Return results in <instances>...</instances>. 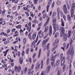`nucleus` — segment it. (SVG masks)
I'll return each mask as SVG.
<instances>
[{
    "instance_id": "obj_31",
    "label": "nucleus",
    "mask_w": 75,
    "mask_h": 75,
    "mask_svg": "<svg viewBox=\"0 0 75 75\" xmlns=\"http://www.w3.org/2000/svg\"><path fill=\"white\" fill-rule=\"evenodd\" d=\"M52 30H49V35L50 36H51V35H52Z\"/></svg>"
},
{
    "instance_id": "obj_2",
    "label": "nucleus",
    "mask_w": 75,
    "mask_h": 75,
    "mask_svg": "<svg viewBox=\"0 0 75 75\" xmlns=\"http://www.w3.org/2000/svg\"><path fill=\"white\" fill-rule=\"evenodd\" d=\"M60 29L61 30V32H60V35L62 37L64 35V34L65 32V29L64 28L62 27H60Z\"/></svg>"
},
{
    "instance_id": "obj_51",
    "label": "nucleus",
    "mask_w": 75,
    "mask_h": 75,
    "mask_svg": "<svg viewBox=\"0 0 75 75\" xmlns=\"http://www.w3.org/2000/svg\"><path fill=\"white\" fill-rule=\"evenodd\" d=\"M38 37H39L38 35L36 38V42H37V41H38Z\"/></svg>"
},
{
    "instance_id": "obj_36",
    "label": "nucleus",
    "mask_w": 75,
    "mask_h": 75,
    "mask_svg": "<svg viewBox=\"0 0 75 75\" xmlns=\"http://www.w3.org/2000/svg\"><path fill=\"white\" fill-rule=\"evenodd\" d=\"M46 17H47V13H45L43 15V18H45Z\"/></svg>"
},
{
    "instance_id": "obj_58",
    "label": "nucleus",
    "mask_w": 75,
    "mask_h": 75,
    "mask_svg": "<svg viewBox=\"0 0 75 75\" xmlns=\"http://www.w3.org/2000/svg\"><path fill=\"white\" fill-rule=\"evenodd\" d=\"M2 67H3V65L1 64L0 63V69Z\"/></svg>"
},
{
    "instance_id": "obj_62",
    "label": "nucleus",
    "mask_w": 75,
    "mask_h": 75,
    "mask_svg": "<svg viewBox=\"0 0 75 75\" xmlns=\"http://www.w3.org/2000/svg\"><path fill=\"white\" fill-rule=\"evenodd\" d=\"M73 65L74 67V68L75 69V61L73 62Z\"/></svg>"
},
{
    "instance_id": "obj_1",
    "label": "nucleus",
    "mask_w": 75,
    "mask_h": 75,
    "mask_svg": "<svg viewBox=\"0 0 75 75\" xmlns=\"http://www.w3.org/2000/svg\"><path fill=\"white\" fill-rule=\"evenodd\" d=\"M68 54H71L72 56H73L74 54V46L73 45L70 46L69 50L67 52Z\"/></svg>"
},
{
    "instance_id": "obj_57",
    "label": "nucleus",
    "mask_w": 75,
    "mask_h": 75,
    "mask_svg": "<svg viewBox=\"0 0 75 75\" xmlns=\"http://www.w3.org/2000/svg\"><path fill=\"white\" fill-rule=\"evenodd\" d=\"M41 40H39L37 44V45H38L39 44H40V42H41Z\"/></svg>"
},
{
    "instance_id": "obj_16",
    "label": "nucleus",
    "mask_w": 75,
    "mask_h": 75,
    "mask_svg": "<svg viewBox=\"0 0 75 75\" xmlns=\"http://www.w3.org/2000/svg\"><path fill=\"white\" fill-rule=\"evenodd\" d=\"M61 56V58L62 59H65V57L64 56H63V53H62L60 55Z\"/></svg>"
},
{
    "instance_id": "obj_55",
    "label": "nucleus",
    "mask_w": 75,
    "mask_h": 75,
    "mask_svg": "<svg viewBox=\"0 0 75 75\" xmlns=\"http://www.w3.org/2000/svg\"><path fill=\"white\" fill-rule=\"evenodd\" d=\"M69 44H67V45L66 46V48H67V49H68V47H69Z\"/></svg>"
},
{
    "instance_id": "obj_11",
    "label": "nucleus",
    "mask_w": 75,
    "mask_h": 75,
    "mask_svg": "<svg viewBox=\"0 0 75 75\" xmlns=\"http://www.w3.org/2000/svg\"><path fill=\"white\" fill-rule=\"evenodd\" d=\"M53 27L54 28V30L53 31V35H55V33L56 32V30H57V27H55V25H53Z\"/></svg>"
},
{
    "instance_id": "obj_60",
    "label": "nucleus",
    "mask_w": 75,
    "mask_h": 75,
    "mask_svg": "<svg viewBox=\"0 0 75 75\" xmlns=\"http://www.w3.org/2000/svg\"><path fill=\"white\" fill-rule=\"evenodd\" d=\"M33 73H34V71H32L31 72L30 75H33Z\"/></svg>"
},
{
    "instance_id": "obj_47",
    "label": "nucleus",
    "mask_w": 75,
    "mask_h": 75,
    "mask_svg": "<svg viewBox=\"0 0 75 75\" xmlns=\"http://www.w3.org/2000/svg\"><path fill=\"white\" fill-rule=\"evenodd\" d=\"M61 2L59 1H57L56 2V3L57 4H60Z\"/></svg>"
},
{
    "instance_id": "obj_39",
    "label": "nucleus",
    "mask_w": 75,
    "mask_h": 75,
    "mask_svg": "<svg viewBox=\"0 0 75 75\" xmlns=\"http://www.w3.org/2000/svg\"><path fill=\"white\" fill-rule=\"evenodd\" d=\"M9 42V41H7L6 42L5 41L4 42V44H7Z\"/></svg>"
},
{
    "instance_id": "obj_41",
    "label": "nucleus",
    "mask_w": 75,
    "mask_h": 75,
    "mask_svg": "<svg viewBox=\"0 0 75 75\" xmlns=\"http://www.w3.org/2000/svg\"><path fill=\"white\" fill-rule=\"evenodd\" d=\"M24 50H23L22 51V57H23V56H24Z\"/></svg>"
},
{
    "instance_id": "obj_17",
    "label": "nucleus",
    "mask_w": 75,
    "mask_h": 75,
    "mask_svg": "<svg viewBox=\"0 0 75 75\" xmlns=\"http://www.w3.org/2000/svg\"><path fill=\"white\" fill-rule=\"evenodd\" d=\"M60 64V61L59 60H57L56 61V66H58Z\"/></svg>"
},
{
    "instance_id": "obj_43",
    "label": "nucleus",
    "mask_w": 75,
    "mask_h": 75,
    "mask_svg": "<svg viewBox=\"0 0 75 75\" xmlns=\"http://www.w3.org/2000/svg\"><path fill=\"white\" fill-rule=\"evenodd\" d=\"M67 8H68V10H69V9H70V7L69 6V4H67Z\"/></svg>"
},
{
    "instance_id": "obj_3",
    "label": "nucleus",
    "mask_w": 75,
    "mask_h": 75,
    "mask_svg": "<svg viewBox=\"0 0 75 75\" xmlns=\"http://www.w3.org/2000/svg\"><path fill=\"white\" fill-rule=\"evenodd\" d=\"M17 69V71L18 72H20L21 71V67L20 66H19L18 67L17 66L15 67V70Z\"/></svg>"
},
{
    "instance_id": "obj_26",
    "label": "nucleus",
    "mask_w": 75,
    "mask_h": 75,
    "mask_svg": "<svg viewBox=\"0 0 75 75\" xmlns=\"http://www.w3.org/2000/svg\"><path fill=\"white\" fill-rule=\"evenodd\" d=\"M71 16L69 15H67V19H68V20L69 21H71Z\"/></svg>"
},
{
    "instance_id": "obj_34",
    "label": "nucleus",
    "mask_w": 75,
    "mask_h": 75,
    "mask_svg": "<svg viewBox=\"0 0 75 75\" xmlns=\"http://www.w3.org/2000/svg\"><path fill=\"white\" fill-rule=\"evenodd\" d=\"M56 14L55 13V12H54L53 13L52 15V18H54V17L55 16Z\"/></svg>"
},
{
    "instance_id": "obj_32",
    "label": "nucleus",
    "mask_w": 75,
    "mask_h": 75,
    "mask_svg": "<svg viewBox=\"0 0 75 75\" xmlns=\"http://www.w3.org/2000/svg\"><path fill=\"white\" fill-rule=\"evenodd\" d=\"M69 42L70 43V45H71L72 44V38H70L69 40Z\"/></svg>"
},
{
    "instance_id": "obj_12",
    "label": "nucleus",
    "mask_w": 75,
    "mask_h": 75,
    "mask_svg": "<svg viewBox=\"0 0 75 75\" xmlns=\"http://www.w3.org/2000/svg\"><path fill=\"white\" fill-rule=\"evenodd\" d=\"M51 65L53 68H54L55 67V64L54 63V61H52L51 63Z\"/></svg>"
},
{
    "instance_id": "obj_61",
    "label": "nucleus",
    "mask_w": 75,
    "mask_h": 75,
    "mask_svg": "<svg viewBox=\"0 0 75 75\" xmlns=\"http://www.w3.org/2000/svg\"><path fill=\"white\" fill-rule=\"evenodd\" d=\"M34 2L35 4H37V1H36L35 0H34Z\"/></svg>"
},
{
    "instance_id": "obj_5",
    "label": "nucleus",
    "mask_w": 75,
    "mask_h": 75,
    "mask_svg": "<svg viewBox=\"0 0 75 75\" xmlns=\"http://www.w3.org/2000/svg\"><path fill=\"white\" fill-rule=\"evenodd\" d=\"M58 40H56L54 43L53 44V45L58 47Z\"/></svg>"
},
{
    "instance_id": "obj_40",
    "label": "nucleus",
    "mask_w": 75,
    "mask_h": 75,
    "mask_svg": "<svg viewBox=\"0 0 75 75\" xmlns=\"http://www.w3.org/2000/svg\"><path fill=\"white\" fill-rule=\"evenodd\" d=\"M34 64H32V65L31 67V69L32 70H33V68H34Z\"/></svg>"
},
{
    "instance_id": "obj_63",
    "label": "nucleus",
    "mask_w": 75,
    "mask_h": 75,
    "mask_svg": "<svg viewBox=\"0 0 75 75\" xmlns=\"http://www.w3.org/2000/svg\"><path fill=\"white\" fill-rule=\"evenodd\" d=\"M16 28H13V29L12 30V31L13 32H14V31H16Z\"/></svg>"
},
{
    "instance_id": "obj_38",
    "label": "nucleus",
    "mask_w": 75,
    "mask_h": 75,
    "mask_svg": "<svg viewBox=\"0 0 75 75\" xmlns=\"http://www.w3.org/2000/svg\"><path fill=\"white\" fill-rule=\"evenodd\" d=\"M72 75V70L70 69L69 71V75Z\"/></svg>"
},
{
    "instance_id": "obj_9",
    "label": "nucleus",
    "mask_w": 75,
    "mask_h": 75,
    "mask_svg": "<svg viewBox=\"0 0 75 75\" xmlns=\"http://www.w3.org/2000/svg\"><path fill=\"white\" fill-rule=\"evenodd\" d=\"M40 64H39L37 66H36L35 69L36 70V71H37L38 69H39V68H40Z\"/></svg>"
},
{
    "instance_id": "obj_13",
    "label": "nucleus",
    "mask_w": 75,
    "mask_h": 75,
    "mask_svg": "<svg viewBox=\"0 0 75 75\" xmlns=\"http://www.w3.org/2000/svg\"><path fill=\"white\" fill-rule=\"evenodd\" d=\"M71 30H70L68 32V35H67V37L68 38H70L71 37Z\"/></svg>"
},
{
    "instance_id": "obj_30",
    "label": "nucleus",
    "mask_w": 75,
    "mask_h": 75,
    "mask_svg": "<svg viewBox=\"0 0 75 75\" xmlns=\"http://www.w3.org/2000/svg\"><path fill=\"white\" fill-rule=\"evenodd\" d=\"M50 7V5H47V12H48V10L49 9V8Z\"/></svg>"
},
{
    "instance_id": "obj_50",
    "label": "nucleus",
    "mask_w": 75,
    "mask_h": 75,
    "mask_svg": "<svg viewBox=\"0 0 75 75\" xmlns=\"http://www.w3.org/2000/svg\"><path fill=\"white\" fill-rule=\"evenodd\" d=\"M6 24V22L3 21L2 22V25H5V24Z\"/></svg>"
},
{
    "instance_id": "obj_20",
    "label": "nucleus",
    "mask_w": 75,
    "mask_h": 75,
    "mask_svg": "<svg viewBox=\"0 0 75 75\" xmlns=\"http://www.w3.org/2000/svg\"><path fill=\"white\" fill-rule=\"evenodd\" d=\"M71 17H74V10H71Z\"/></svg>"
},
{
    "instance_id": "obj_10",
    "label": "nucleus",
    "mask_w": 75,
    "mask_h": 75,
    "mask_svg": "<svg viewBox=\"0 0 75 75\" xmlns=\"http://www.w3.org/2000/svg\"><path fill=\"white\" fill-rule=\"evenodd\" d=\"M50 17L48 18L47 20L46 21V23L45 24H44V27H45L47 24H48V23H49V21L50 20Z\"/></svg>"
},
{
    "instance_id": "obj_14",
    "label": "nucleus",
    "mask_w": 75,
    "mask_h": 75,
    "mask_svg": "<svg viewBox=\"0 0 75 75\" xmlns=\"http://www.w3.org/2000/svg\"><path fill=\"white\" fill-rule=\"evenodd\" d=\"M20 64H22L23 62V57H21L19 59Z\"/></svg>"
},
{
    "instance_id": "obj_64",
    "label": "nucleus",
    "mask_w": 75,
    "mask_h": 75,
    "mask_svg": "<svg viewBox=\"0 0 75 75\" xmlns=\"http://www.w3.org/2000/svg\"><path fill=\"white\" fill-rule=\"evenodd\" d=\"M4 34V32H2L1 33V35H3Z\"/></svg>"
},
{
    "instance_id": "obj_56",
    "label": "nucleus",
    "mask_w": 75,
    "mask_h": 75,
    "mask_svg": "<svg viewBox=\"0 0 75 75\" xmlns=\"http://www.w3.org/2000/svg\"><path fill=\"white\" fill-rule=\"evenodd\" d=\"M64 40L65 41H67V37H64Z\"/></svg>"
},
{
    "instance_id": "obj_23",
    "label": "nucleus",
    "mask_w": 75,
    "mask_h": 75,
    "mask_svg": "<svg viewBox=\"0 0 75 75\" xmlns=\"http://www.w3.org/2000/svg\"><path fill=\"white\" fill-rule=\"evenodd\" d=\"M39 38H41V37H44V34H43V33H39Z\"/></svg>"
},
{
    "instance_id": "obj_45",
    "label": "nucleus",
    "mask_w": 75,
    "mask_h": 75,
    "mask_svg": "<svg viewBox=\"0 0 75 75\" xmlns=\"http://www.w3.org/2000/svg\"><path fill=\"white\" fill-rule=\"evenodd\" d=\"M49 31H52V26L51 25H50V28Z\"/></svg>"
},
{
    "instance_id": "obj_33",
    "label": "nucleus",
    "mask_w": 75,
    "mask_h": 75,
    "mask_svg": "<svg viewBox=\"0 0 75 75\" xmlns=\"http://www.w3.org/2000/svg\"><path fill=\"white\" fill-rule=\"evenodd\" d=\"M58 35H59V33L57 32L55 34L54 37L55 38H57V37Z\"/></svg>"
},
{
    "instance_id": "obj_6",
    "label": "nucleus",
    "mask_w": 75,
    "mask_h": 75,
    "mask_svg": "<svg viewBox=\"0 0 75 75\" xmlns=\"http://www.w3.org/2000/svg\"><path fill=\"white\" fill-rule=\"evenodd\" d=\"M53 24V25H56V18H52Z\"/></svg>"
},
{
    "instance_id": "obj_21",
    "label": "nucleus",
    "mask_w": 75,
    "mask_h": 75,
    "mask_svg": "<svg viewBox=\"0 0 75 75\" xmlns=\"http://www.w3.org/2000/svg\"><path fill=\"white\" fill-rule=\"evenodd\" d=\"M50 64V58H47L46 61V65H48Z\"/></svg>"
},
{
    "instance_id": "obj_8",
    "label": "nucleus",
    "mask_w": 75,
    "mask_h": 75,
    "mask_svg": "<svg viewBox=\"0 0 75 75\" xmlns=\"http://www.w3.org/2000/svg\"><path fill=\"white\" fill-rule=\"evenodd\" d=\"M65 59H62V61L61 62V66H63L65 62Z\"/></svg>"
},
{
    "instance_id": "obj_35",
    "label": "nucleus",
    "mask_w": 75,
    "mask_h": 75,
    "mask_svg": "<svg viewBox=\"0 0 75 75\" xmlns=\"http://www.w3.org/2000/svg\"><path fill=\"white\" fill-rule=\"evenodd\" d=\"M47 56L48 57L50 56V51L48 50L47 51Z\"/></svg>"
},
{
    "instance_id": "obj_37",
    "label": "nucleus",
    "mask_w": 75,
    "mask_h": 75,
    "mask_svg": "<svg viewBox=\"0 0 75 75\" xmlns=\"http://www.w3.org/2000/svg\"><path fill=\"white\" fill-rule=\"evenodd\" d=\"M35 41L33 42V43H32V45H31V46L32 47H33L34 46V45L35 44Z\"/></svg>"
},
{
    "instance_id": "obj_52",
    "label": "nucleus",
    "mask_w": 75,
    "mask_h": 75,
    "mask_svg": "<svg viewBox=\"0 0 75 75\" xmlns=\"http://www.w3.org/2000/svg\"><path fill=\"white\" fill-rule=\"evenodd\" d=\"M55 4V2H54L53 3V4H52V8H54V4Z\"/></svg>"
},
{
    "instance_id": "obj_46",
    "label": "nucleus",
    "mask_w": 75,
    "mask_h": 75,
    "mask_svg": "<svg viewBox=\"0 0 75 75\" xmlns=\"http://www.w3.org/2000/svg\"><path fill=\"white\" fill-rule=\"evenodd\" d=\"M63 18L65 21H66V16H65V15H63Z\"/></svg>"
},
{
    "instance_id": "obj_18",
    "label": "nucleus",
    "mask_w": 75,
    "mask_h": 75,
    "mask_svg": "<svg viewBox=\"0 0 75 75\" xmlns=\"http://www.w3.org/2000/svg\"><path fill=\"white\" fill-rule=\"evenodd\" d=\"M49 39H50V38H47L45 40H44L43 42H44V44H46V43H47V42L48 41Z\"/></svg>"
},
{
    "instance_id": "obj_27",
    "label": "nucleus",
    "mask_w": 75,
    "mask_h": 75,
    "mask_svg": "<svg viewBox=\"0 0 75 75\" xmlns=\"http://www.w3.org/2000/svg\"><path fill=\"white\" fill-rule=\"evenodd\" d=\"M31 73V69H29L28 70V75H30V73Z\"/></svg>"
},
{
    "instance_id": "obj_15",
    "label": "nucleus",
    "mask_w": 75,
    "mask_h": 75,
    "mask_svg": "<svg viewBox=\"0 0 75 75\" xmlns=\"http://www.w3.org/2000/svg\"><path fill=\"white\" fill-rule=\"evenodd\" d=\"M51 69V66L50 65H49L48 66V68L47 70V73L48 74L49 72H50V69Z\"/></svg>"
},
{
    "instance_id": "obj_7",
    "label": "nucleus",
    "mask_w": 75,
    "mask_h": 75,
    "mask_svg": "<svg viewBox=\"0 0 75 75\" xmlns=\"http://www.w3.org/2000/svg\"><path fill=\"white\" fill-rule=\"evenodd\" d=\"M71 7L72 8L71 10H74V9L75 8V3H73L71 5Z\"/></svg>"
},
{
    "instance_id": "obj_49",
    "label": "nucleus",
    "mask_w": 75,
    "mask_h": 75,
    "mask_svg": "<svg viewBox=\"0 0 75 75\" xmlns=\"http://www.w3.org/2000/svg\"><path fill=\"white\" fill-rule=\"evenodd\" d=\"M27 68H25V71H24V73H25L26 72H27Z\"/></svg>"
},
{
    "instance_id": "obj_48",
    "label": "nucleus",
    "mask_w": 75,
    "mask_h": 75,
    "mask_svg": "<svg viewBox=\"0 0 75 75\" xmlns=\"http://www.w3.org/2000/svg\"><path fill=\"white\" fill-rule=\"evenodd\" d=\"M34 50V48L33 47H32L30 49V51L31 52H32V51H33V50Z\"/></svg>"
},
{
    "instance_id": "obj_54",
    "label": "nucleus",
    "mask_w": 75,
    "mask_h": 75,
    "mask_svg": "<svg viewBox=\"0 0 75 75\" xmlns=\"http://www.w3.org/2000/svg\"><path fill=\"white\" fill-rule=\"evenodd\" d=\"M62 26H63V27H64L65 26V24H64V22L62 23Z\"/></svg>"
},
{
    "instance_id": "obj_29",
    "label": "nucleus",
    "mask_w": 75,
    "mask_h": 75,
    "mask_svg": "<svg viewBox=\"0 0 75 75\" xmlns=\"http://www.w3.org/2000/svg\"><path fill=\"white\" fill-rule=\"evenodd\" d=\"M35 37H36V34H33V40H35Z\"/></svg>"
},
{
    "instance_id": "obj_22",
    "label": "nucleus",
    "mask_w": 75,
    "mask_h": 75,
    "mask_svg": "<svg viewBox=\"0 0 75 75\" xmlns=\"http://www.w3.org/2000/svg\"><path fill=\"white\" fill-rule=\"evenodd\" d=\"M48 28H49V27L48 26H47L45 27V30H44V32L45 33H46L48 30Z\"/></svg>"
},
{
    "instance_id": "obj_4",
    "label": "nucleus",
    "mask_w": 75,
    "mask_h": 75,
    "mask_svg": "<svg viewBox=\"0 0 75 75\" xmlns=\"http://www.w3.org/2000/svg\"><path fill=\"white\" fill-rule=\"evenodd\" d=\"M63 10L65 14L67 13V6H66V5H64L63 6Z\"/></svg>"
},
{
    "instance_id": "obj_19",
    "label": "nucleus",
    "mask_w": 75,
    "mask_h": 75,
    "mask_svg": "<svg viewBox=\"0 0 75 75\" xmlns=\"http://www.w3.org/2000/svg\"><path fill=\"white\" fill-rule=\"evenodd\" d=\"M57 74H58L59 75H61L62 74V71L61 70H57Z\"/></svg>"
},
{
    "instance_id": "obj_28",
    "label": "nucleus",
    "mask_w": 75,
    "mask_h": 75,
    "mask_svg": "<svg viewBox=\"0 0 75 75\" xmlns=\"http://www.w3.org/2000/svg\"><path fill=\"white\" fill-rule=\"evenodd\" d=\"M54 47L52 50V51H54V50H56V48H57V47H58L55 45H54Z\"/></svg>"
},
{
    "instance_id": "obj_25",
    "label": "nucleus",
    "mask_w": 75,
    "mask_h": 75,
    "mask_svg": "<svg viewBox=\"0 0 75 75\" xmlns=\"http://www.w3.org/2000/svg\"><path fill=\"white\" fill-rule=\"evenodd\" d=\"M50 60L51 61H55V59L54 58V56H53V55L51 56Z\"/></svg>"
},
{
    "instance_id": "obj_24",
    "label": "nucleus",
    "mask_w": 75,
    "mask_h": 75,
    "mask_svg": "<svg viewBox=\"0 0 75 75\" xmlns=\"http://www.w3.org/2000/svg\"><path fill=\"white\" fill-rule=\"evenodd\" d=\"M46 71L45 70L44 71H42L40 75H45V74H46Z\"/></svg>"
},
{
    "instance_id": "obj_59",
    "label": "nucleus",
    "mask_w": 75,
    "mask_h": 75,
    "mask_svg": "<svg viewBox=\"0 0 75 75\" xmlns=\"http://www.w3.org/2000/svg\"><path fill=\"white\" fill-rule=\"evenodd\" d=\"M35 55H36V53H34V54L33 55V58H34L35 57Z\"/></svg>"
},
{
    "instance_id": "obj_42",
    "label": "nucleus",
    "mask_w": 75,
    "mask_h": 75,
    "mask_svg": "<svg viewBox=\"0 0 75 75\" xmlns=\"http://www.w3.org/2000/svg\"><path fill=\"white\" fill-rule=\"evenodd\" d=\"M72 38L73 40L75 39V34L73 35L72 36Z\"/></svg>"
},
{
    "instance_id": "obj_53",
    "label": "nucleus",
    "mask_w": 75,
    "mask_h": 75,
    "mask_svg": "<svg viewBox=\"0 0 75 75\" xmlns=\"http://www.w3.org/2000/svg\"><path fill=\"white\" fill-rule=\"evenodd\" d=\"M32 59L31 58H29V62H30V63L31 64V61H32Z\"/></svg>"
},
{
    "instance_id": "obj_44",
    "label": "nucleus",
    "mask_w": 75,
    "mask_h": 75,
    "mask_svg": "<svg viewBox=\"0 0 75 75\" xmlns=\"http://www.w3.org/2000/svg\"><path fill=\"white\" fill-rule=\"evenodd\" d=\"M26 38H25L23 39V42L24 44H25V42H26Z\"/></svg>"
}]
</instances>
